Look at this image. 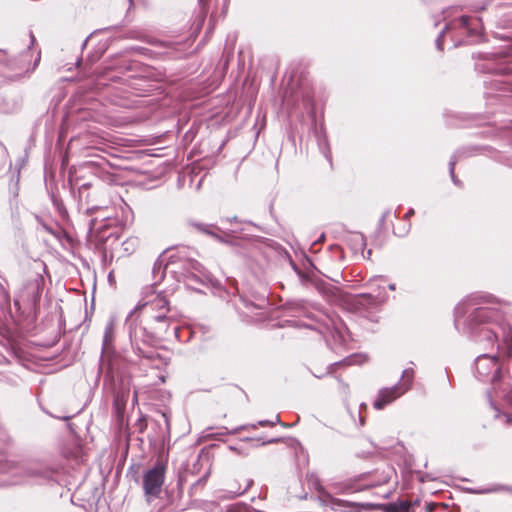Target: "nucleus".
<instances>
[{
    "label": "nucleus",
    "mask_w": 512,
    "mask_h": 512,
    "mask_svg": "<svg viewBox=\"0 0 512 512\" xmlns=\"http://www.w3.org/2000/svg\"><path fill=\"white\" fill-rule=\"evenodd\" d=\"M11 467L8 464H0V472L7 473L9 472Z\"/></svg>",
    "instance_id": "nucleus-22"
},
{
    "label": "nucleus",
    "mask_w": 512,
    "mask_h": 512,
    "mask_svg": "<svg viewBox=\"0 0 512 512\" xmlns=\"http://www.w3.org/2000/svg\"><path fill=\"white\" fill-rule=\"evenodd\" d=\"M161 263H162V261H161L160 259H158V260H157V262L155 263V266H157V265H159V266H160V265H161Z\"/></svg>",
    "instance_id": "nucleus-33"
},
{
    "label": "nucleus",
    "mask_w": 512,
    "mask_h": 512,
    "mask_svg": "<svg viewBox=\"0 0 512 512\" xmlns=\"http://www.w3.org/2000/svg\"><path fill=\"white\" fill-rule=\"evenodd\" d=\"M18 483H19L18 480H4L2 482L3 485L18 484Z\"/></svg>",
    "instance_id": "nucleus-24"
},
{
    "label": "nucleus",
    "mask_w": 512,
    "mask_h": 512,
    "mask_svg": "<svg viewBox=\"0 0 512 512\" xmlns=\"http://www.w3.org/2000/svg\"><path fill=\"white\" fill-rule=\"evenodd\" d=\"M30 38H31V43L33 44V42L35 41L33 34H30Z\"/></svg>",
    "instance_id": "nucleus-32"
},
{
    "label": "nucleus",
    "mask_w": 512,
    "mask_h": 512,
    "mask_svg": "<svg viewBox=\"0 0 512 512\" xmlns=\"http://www.w3.org/2000/svg\"><path fill=\"white\" fill-rule=\"evenodd\" d=\"M477 377L482 381L495 382L501 377L500 367L495 357L480 355L475 360Z\"/></svg>",
    "instance_id": "nucleus-5"
},
{
    "label": "nucleus",
    "mask_w": 512,
    "mask_h": 512,
    "mask_svg": "<svg viewBox=\"0 0 512 512\" xmlns=\"http://www.w3.org/2000/svg\"><path fill=\"white\" fill-rule=\"evenodd\" d=\"M279 422H280V418H279V416H276L275 421L262 420V421L258 422V425H260V426H267V425L274 426L276 423H279Z\"/></svg>",
    "instance_id": "nucleus-20"
},
{
    "label": "nucleus",
    "mask_w": 512,
    "mask_h": 512,
    "mask_svg": "<svg viewBox=\"0 0 512 512\" xmlns=\"http://www.w3.org/2000/svg\"><path fill=\"white\" fill-rule=\"evenodd\" d=\"M456 162H457V158H456V155H454L451 158L450 162H449V172H450L452 181L454 182V184L457 185L458 184V180L456 179L455 174H454V169H455Z\"/></svg>",
    "instance_id": "nucleus-17"
},
{
    "label": "nucleus",
    "mask_w": 512,
    "mask_h": 512,
    "mask_svg": "<svg viewBox=\"0 0 512 512\" xmlns=\"http://www.w3.org/2000/svg\"><path fill=\"white\" fill-rule=\"evenodd\" d=\"M253 481L252 480H247L246 481V485L244 486V488H239L238 490H231L230 492L233 493V496L236 497V496H240L242 494H244L249 488L250 486L252 485Z\"/></svg>",
    "instance_id": "nucleus-18"
},
{
    "label": "nucleus",
    "mask_w": 512,
    "mask_h": 512,
    "mask_svg": "<svg viewBox=\"0 0 512 512\" xmlns=\"http://www.w3.org/2000/svg\"><path fill=\"white\" fill-rule=\"evenodd\" d=\"M225 221L230 222V223H231L232 221L237 222V217H236V216H234L233 218H225Z\"/></svg>",
    "instance_id": "nucleus-27"
},
{
    "label": "nucleus",
    "mask_w": 512,
    "mask_h": 512,
    "mask_svg": "<svg viewBox=\"0 0 512 512\" xmlns=\"http://www.w3.org/2000/svg\"><path fill=\"white\" fill-rule=\"evenodd\" d=\"M120 401L124 402V395H122L121 397H120V395H117V396H116V398H115V402H116V403H118V402H120Z\"/></svg>",
    "instance_id": "nucleus-25"
},
{
    "label": "nucleus",
    "mask_w": 512,
    "mask_h": 512,
    "mask_svg": "<svg viewBox=\"0 0 512 512\" xmlns=\"http://www.w3.org/2000/svg\"><path fill=\"white\" fill-rule=\"evenodd\" d=\"M449 29V26L446 25L445 28L441 31V33L439 34V36L437 37L436 39V46L437 48L442 51L443 50V37H444V33L446 32V30Z\"/></svg>",
    "instance_id": "nucleus-19"
},
{
    "label": "nucleus",
    "mask_w": 512,
    "mask_h": 512,
    "mask_svg": "<svg viewBox=\"0 0 512 512\" xmlns=\"http://www.w3.org/2000/svg\"><path fill=\"white\" fill-rule=\"evenodd\" d=\"M325 157H326L329 161H331V157H330V155H329L328 153H325Z\"/></svg>",
    "instance_id": "nucleus-34"
},
{
    "label": "nucleus",
    "mask_w": 512,
    "mask_h": 512,
    "mask_svg": "<svg viewBox=\"0 0 512 512\" xmlns=\"http://www.w3.org/2000/svg\"><path fill=\"white\" fill-rule=\"evenodd\" d=\"M381 300H382V296L380 293H378L377 295H372V294L367 293V294H360L358 296V303L361 305L373 306V305H377Z\"/></svg>",
    "instance_id": "nucleus-11"
},
{
    "label": "nucleus",
    "mask_w": 512,
    "mask_h": 512,
    "mask_svg": "<svg viewBox=\"0 0 512 512\" xmlns=\"http://www.w3.org/2000/svg\"><path fill=\"white\" fill-rule=\"evenodd\" d=\"M28 473L30 476H35V477L39 476L44 479H48L51 475V472L49 470L40 471V470L29 469Z\"/></svg>",
    "instance_id": "nucleus-16"
},
{
    "label": "nucleus",
    "mask_w": 512,
    "mask_h": 512,
    "mask_svg": "<svg viewBox=\"0 0 512 512\" xmlns=\"http://www.w3.org/2000/svg\"><path fill=\"white\" fill-rule=\"evenodd\" d=\"M150 331L146 327L135 325L130 327L129 336L132 346L139 356L147 359H155L154 352L146 351L145 346L153 345L157 340L162 339L169 332L167 325H155L149 323Z\"/></svg>",
    "instance_id": "nucleus-2"
},
{
    "label": "nucleus",
    "mask_w": 512,
    "mask_h": 512,
    "mask_svg": "<svg viewBox=\"0 0 512 512\" xmlns=\"http://www.w3.org/2000/svg\"><path fill=\"white\" fill-rule=\"evenodd\" d=\"M503 417H504V419H505V423H506L507 425H511V424H512V416L507 415V414H504V415H503Z\"/></svg>",
    "instance_id": "nucleus-23"
},
{
    "label": "nucleus",
    "mask_w": 512,
    "mask_h": 512,
    "mask_svg": "<svg viewBox=\"0 0 512 512\" xmlns=\"http://www.w3.org/2000/svg\"><path fill=\"white\" fill-rule=\"evenodd\" d=\"M136 309L143 310L148 316L149 323L155 325H167V331L174 322V315L170 312L169 302L165 296L160 293L151 294L148 299L139 304Z\"/></svg>",
    "instance_id": "nucleus-3"
},
{
    "label": "nucleus",
    "mask_w": 512,
    "mask_h": 512,
    "mask_svg": "<svg viewBox=\"0 0 512 512\" xmlns=\"http://www.w3.org/2000/svg\"><path fill=\"white\" fill-rule=\"evenodd\" d=\"M172 330H173L174 335H175V336H177V333H178L179 327H178V326H173V327H172Z\"/></svg>",
    "instance_id": "nucleus-28"
},
{
    "label": "nucleus",
    "mask_w": 512,
    "mask_h": 512,
    "mask_svg": "<svg viewBox=\"0 0 512 512\" xmlns=\"http://www.w3.org/2000/svg\"><path fill=\"white\" fill-rule=\"evenodd\" d=\"M185 271L187 279L196 282H203L209 279V273L206 268L196 260H188L185 263Z\"/></svg>",
    "instance_id": "nucleus-8"
},
{
    "label": "nucleus",
    "mask_w": 512,
    "mask_h": 512,
    "mask_svg": "<svg viewBox=\"0 0 512 512\" xmlns=\"http://www.w3.org/2000/svg\"><path fill=\"white\" fill-rule=\"evenodd\" d=\"M350 242H351L353 251L355 253L360 252L361 255L363 257H365L364 256V248H365L366 243H365L364 236L360 233H356V234L352 235Z\"/></svg>",
    "instance_id": "nucleus-10"
},
{
    "label": "nucleus",
    "mask_w": 512,
    "mask_h": 512,
    "mask_svg": "<svg viewBox=\"0 0 512 512\" xmlns=\"http://www.w3.org/2000/svg\"><path fill=\"white\" fill-rule=\"evenodd\" d=\"M197 228L204 231L205 233H210L206 228L203 227V225H197Z\"/></svg>",
    "instance_id": "nucleus-26"
},
{
    "label": "nucleus",
    "mask_w": 512,
    "mask_h": 512,
    "mask_svg": "<svg viewBox=\"0 0 512 512\" xmlns=\"http://www.w3.org/2000/svg\"><path fill=\"white\" fill-rule=\"evenodd\" d=\"M166 469V463L157 461L153 467L144 472L142 476V486L148 503L159 497L161 494L162 486L165 481Z\"/></svg>",
    "instance_id": "nucleus-4"
},
{
    "label": "nucleus",
    "mask_w": 512,
    "mask_h": 512,
    "mask_svg": "<svg viewBox=\"0 0 512 512\" xmlns=\"http://www.w3.org/2000/svg\"><path fill=\"white\" fill-rule=\"evenodd\" d=\"M39 60H40V53L38 54V57H37V59L35 60V63H34V65H33V69H35V67L37 66V64H38Z\"/></svg>",
    "instance_id": "nucleus-29"
},
{
    "label": "nucleus",
    "mask_w": 512,
    "mask_h": 512,
    "mask_svg": "<svg viewBox=\"0 0 512 512\" xmlns=\"http://www.w3.org/2000/svg\"><path fill=\"white\" fill-rule=\"evenodd\" d=\"M413 378L414 370L412 368H407L402 372L401 380L397 384H407L408 390H410Z\"/></svg>",
    "instance_id": "nucleus-12"
},
{
    "label": "nucleus",
    "mask_w": 512,
    "mask_h": 512,
    "mask_svg": "<svg viewBox=\"0 0 512 512\" xmlns=\"http://www.w3.org/2000/svg\"><path fill=\"white\" fill-rule=\"evenodd\" d=\"M114 331H115V320L111 318L105 326L103 343H102V355H101V364L104 365L106 360L108 361V369L112 370V364L108 357L113 350V341H114Z\"/></svg>",
    "instance_id": "nucleus-7"
},
{
    "label": "nucleus",
    "mask_w": 512,
    "mask_h": 512,
    "mask_svg": "<svg viewBox=\"0 0 512 512\" xmlns=\"http://www.w3.org/2000/svg\"><path fill=\"white\" fill-rule=\"evenodd\" d=\"M414 214V210L413 209H410L407 213H406V217H410L411 215Z\"/></svg>",
    "instance_id": "nucleus-30"
},
{
    "label": "nucleus",
    "mask_w": 512,
    "mask_h": 512,
    "mask_svg": "<svg viewBox=\"0 0 512 512\" xmlns=\"http://www.w3.org/2000/svg\"><path fill=\"white\" fill-rule=\"evenodd\" d=\"M70 418H71V417H69V416L63 417V419H64V420H68V419H70Z\"/></svg>",
    "instance_id": "nucleus-35"
},
{
    "label": "nucleus",
    "mask_w": 512,
    "mask_h": 512,
    "mask_svg": "<svg viewBox=\"0 0 512 512\" xmlns=\"http://www.w3.org/2000/svg\"><path fill=\"white\" fill-rule=\"evenodd\" d=\"M139 244V240L136 237H131L123 242V248L127 252H133Z\"/></svg>",
    "instance_id": "nucleus-15"
},
{
    "label": "nucleus",
    "mask_w": 512,
    "mask_h": 512,
    "mask_svg": "<svg viewBox=\"0 0 512 512\" xmlns=\"http://www.w3.org/2000/svg\"><path fill=\"white\" fill-rule=\"evenodd\" d=\"M410 504L407 502H402L399 504H391L387 507L386 512H409Z\"/></svg>",
    "instance_id": "nucleus-14"
},
{
    "label": "nucleus",
    "mask_w": 512,
    "mask_h": 512,
    "mask_svg": "<svg viewBox=\"0 0 512 512\" xmlns=\"http://www.w3.org/2000/svg\"><path fill=\"white\" fill-rule=\"evenodd\" d=\"M459 26L466 28L471 36H479L480 32L478 30V26L480 24L479 19H473L468 16H461L458 20L455 21Z\"/></svg>",
    "instance_id": "nucleus-9"
},
{
    "label": "nucleus",
    "mask_w": 512,
    "mask_h": 512,
    "mask_svg": "<svg viewBox=\"0 0 512 512\" xmlns=\"http://www.w3.org/2000/svg\"><path fill=\"white\" fill-rule=\"evenodd\" d=\"M203 1H204V0H199V3H200L201 5H203Z\"/></svg>",
    "instance_id": "nucleus-36"
},
{
    "label": "nucleus",
    "mask_w": 512,
    "mask_h": 512,
    "mask_svg": "<svg viewBox=\"0 0 512 512\" xmlns=\"http://www.w3.org/2000/svg\"><path fill=\"white\" fill-rule=\"evenodd\" d=\"M205 16H206V10L204 9V7L201 8V12L198 16V24H197V29H200L203 22H204V19H205Z\"/></svg>",
    "instance_id": "nucleus-21"
},
{
    "label": "nucleus",
    "mask_w": 512,
    "mask_h": 512,
    "mask_svg": "<svg viewBox=\"0 0 512 512\" xmlns=\"http://www.w3.org/2000/svg\"><path fill=\"white\" fill-rule=\"evenodd\" d=\"M389 289H390V290H395V284H390V285H389Z\"/></svg>",
    "instance_id": "nucleus-31"
},
{
    "label": "nucleus",
    "mask_w": 512,
    "mask_h": 512,
    "mask_svg": "<svg viewBox=\"0 0 512 512\" xmlns=\"http://www.w3.org/2000/svg\"><path fill=\"white\" fill-rule=\"evenodd\" d=\"M366 361V357L363 354H353L346 357L341 363L344 365L362 364Z\"/></svg>",
    "instance_id": "nucleus-13"
},
{
    "label": "nucleus",
    "mask_w": 512,
    "mask_h": 512,
    "mask_svg": "<svg viewBox=\"0 0 512 512\" xmlns=\"http://www.w3.org/2000/svg\"><path fill=\"white\" fill-rule=\"evenodd\" d=\"M456 329L484 348L494 347L512 355V326L494 307H476L473 300H465L455 307Z\"/></svg>",
    "instance_id": "nucleus-1"
},
{
    "label": "nucleus",
    "mask_w": 512,
    "mask_h": 512,
    "mask_svg": "<svg viewBox=\"0 0 512 512\" xmlns=\"http://www.w3.org/2000/svg\"><path fill=\"white\" fill-rule=\"evenodd\" d=\"M408 391L407 384H395L392 387H385L379 390L378 395L373 403L377 410L383 409L397 398L401 397Z\"/></svg>",
    "instance_id": "nucleus-6"
}]
</instances>
